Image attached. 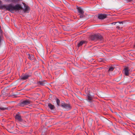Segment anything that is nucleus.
I'll return each mask as SVG.
<instances>
[{"mask_svg": "<svg viewBox=\"0 0 135 135\" xmlns=\"http://www.w3.org/2000/svg\"><path fill=\"white\" fill-rule=\"evenodd\" d=\"M23 4L25 8L24 9H23V10H24L25 12H26L28 11V7L27 6H26V5L25 3H24Z\"/></svg>", "mask_w": 135, "mask_h": 135, "instance_id": "15", "label": "nucleus"}, {"mask_svg": "<svg viewBox=\"0 0 135 135\" xmlns=\"http://www.w3.org/2000/svg\"><path fill=\"white\" fill-rule=\"evenodd\" d=\"M46 81H39L37 83L38 84L44 86V85L46 84Z\"/></svg>", "mask_w": 135, "mask_h": 135, "instance_id": "11", "label": "nucleus"}, {"mask_svg": "<svg viewBox=\"0 0 135 135\" xmlns=\"http://www.w3.org/2000/svg\"><path fill=\"white\" fill-rule=\"evenodd\" d=\"M31 74H27L23 76L21 78V79L23 80H26L29 77L31 76Z\"/></svg>", "mask_w": 135, "mask_h": 135, "instance_id": "6", "label": "nucleus"}, {"mask_svg": "<svg viewBox=\"0 0 135 135\" xmlns=\"http://www.w3.org/2000/svg\"><path fill=\"white\" fill-rule=\"evenodd\" d=\"M6 108L3 107H0V110H3L6 109Z\"/></svg>", "mask_w": 135, "mask_h": 135, "instance_id": "20", "label": "nucleus"}, {"mask_svg": "<svg viewBox=\"0 0 135 135\" xmlns=\"http://www.w3.org/2000/svg\"><path fill=\"white\" fill-rule=\"evenodd\" d=\"M107 16L106 14L104 13H100L98 15V19L100 20H103L106 18Z\"/></svg>", "mask_w": 135, "mask_h": 135, "instance_id": "4", "label": "nucleus"}, {"mask_svg": "<svg viewBox=\"0 0 135 135\" xmlns=\"http://www.w3.org/2000/svg\"><path fill=\"white\" fill-rule=\"evenodd\" d=\"M16 119L20 122L22 123L24 121H23L21 116L19 114H16Z\"/></svg>", "mask_w": 135, "mask_h": 135, "instance_id": "7", "label": "nucleus"}, {"mask_svg": "<svg viewBox=\"0 0 135 135\" xmlns=\"http://www.w3.org/2000/svg\"><path fill=\"white\" fill-rule=\"evenodd\" d=\"M60 106L64 108L68 109H70V106L69 104H66L65 103H62L61 104Z\"/></svg>", "mask_w": 135, "mask_h": 135, "instance_id": "5", "label": "nucleus"}, {"mask_svg": "<svg viewBox=\"0 0 135 135\" xmlns=\"http://www.w3.org/2000/svg\"><path fill=\"white\" fill-rule=\"evenodd\" d=\"M134 48H135V44L134 46Z\"/></svg>", "mask_w": 135, "mask_h": 135, "instance_id": "28", "label": "nucleus"}, {"mask_svg": "<svg viewBox=\"0 0 135 135\" xmlns=\"http://www.w3.org/2000/svg\"><path fill=\"white\" fill-rule=\"evenodd\" d=\"M87 98L88 100H89V102H90L92 99V98L91 97V96L89 95L88 94L87 95Z\"/></svg>", "mask_w": 135, "mask_h": 135, "instance_id": "16", "label": "nucleus"}, {"mask_svg": "<svg viewBox=\"0 0 135 135\" xmlns=\"http://www.w3.org/2000/svg\"><path fill=\"white\" fill-rule=\"evenodd\" d=\"M86 41L84 40H82L80 41L77 45V46L79 47H81L83 44H86Z\"/></svg>", "mask_w": 135, "mask_h": 135, "instance_id": "8", "label": "nucleus"}, {"mask_svg": "<svg viewBox=\"0 0 135 135\" xmlns=\"http://www.w3.org/2000/svg\"><path fill=\"white\" fill-rule=\"evenodd\" d=\"M31 102L29 100H25L21 101L18 104V105L20 107H23L25 105L29 104Z\"/></svg>", "mask_w": 135, "mask_h": 135, "instance_id": "3", "label": "nucleus"}, {"mask_svg": "<svg viewBox=\"0 0 135 135\" xmlns=\"http://www.w3.org/2000/svg\"><path fill=\"white\" fill-rule=\"evenodd\" d=\"M48 106L49 108L51 110L54 109L55 108V107L54 106V105H52L51 104L49 103L48 104Z\"/></svg>", "mask_w": 135, "mask_h": 135, "instance_id": "13", "label": "nucleus"}, {"mask_svg": "<svg viewBox=\"0 0 135 135\" xmlns=\"http://www.w3.org/2000/svg\"><path fill=\"white\" fill-rule=\"evenodd\" d=\"M78 12L79 13V15H83L84 11L83 9L80 7H78L77 8Z\"/></svg>", "mask_w": 135, "mask_h": 135, "instance_id": "9", "label": "nucleus"}, {"mask_svg": "<svg viewBox=\"0 0 135 135\" xmlns=\"http://www.w3.org/2000/svg\"><path fill=\"white\" fill-rule=\"evenodd\" d=\"M20 0H16V2H15V3H17L19 1H20Z\"/></svg>", "mask_w": 135, "mask_h": 135, "instance_id": "25", "label": "nucleus"}, {"mask_svg": "<svg viewBox=\"0 0 135 135\" xmlns=\"http://www.w3.org/2000/svg\"><path fill=\"white\" fill-rule=\"evenodd\" d=\"M9 132H11V133H12V132H9Z\"/></svg>", "mask_w": 135, "mask_h": 135, "instance_id": "29", "label": "nucleus"}, {"mask_svg": "<svg viewBox=\"0 0 135 135\" xmlns=\"http://www.w3.org/2000/svg\"><path fill=\"white\" fill-rule=\"evenodd\" d=\"M118 23H119V24H122L123 22H118Z\"/></svg>", "mask_w": 135, "mask_h": 135, "instance_id": "24", "label": "nucleus"}, {"mask_svg": "<svg viewBox=\"0 0 135 135\" xmlns=\"http://www.w3.org/2000/svg\"><path fill=\"white\" fill-rule=\"evenodd\" d=\"M124 74L126 76H128L129 75V70L128 68H126L124 69Z\"/></svg>", "mask_w": 135, "mask_h": 135, "instance_id": "12", "label": "nucleus"}, {"mask_svg": "<svg viewBox=\"0 0 135 135\" xmlns=\"http://www.w3.org/2000/svg\"><path fill=\"white\" fill-rule=\"evenodd\" d=\"M4 1L6 2H12L14 3L16 2V0H4Z\"/></svg>", "mask_w": 135, "mask_h": 135, "instance_id": "17", "label": "nucleus"}, {"mask_svg": "<svg viewBox=\"0 0 135 135\" xmlns=\"http://www.w3.org/2000/svg\"><path fill=\"white\" fill-rule=\"evenodd\" d=\"M132 1V0H126L127 3L129 2Z\"/></svg>", "mask_w": 135, "mask_h": 135, "instance_id": "21", "label": "nucleus"}, {"mask_svg": "<svg viewBox=\"0 0 135 135\" xmlns=\"http://www.w3.org/2000/svg\"><path fill=\"white\" fill-rule=\"evenodd\" d=\"M114 68L113 67H110L108 70L109 71H112L114 70Z\"/></svg>", "mask_w": 135, "mask_h": 135, "instance_id": "19", "label": "nucleus"}, {"mask_svg": "<svg viewBox=\"0 0 135 135\" xmlns=\"http://www.w3.org/2000/svg\"><path fill=\"white\" fill-rule=\"evenodd\" d=\"M4 8L6 10L12 12L14 11H18L22 9L21 6L18 4L13 6L12 4H10L8 5H3L0 6V9H3Z\"/></svg>", "mask_w": 135, "mask_h": 135, "instance_id": "1", "label": "nucleus"}, {"mask_svg": "<svg viewBox=\"0 0 135 135\" xmlns=\"http://www.w3.org/2000/svg\"><path fill=\"white\" fill-rule=\"evenodd\" d=\"M28 57L31 60H33L34 59V56L32 55H30V54H28L27 55Z\"/></svg>", "mask_w": 135, "mask_h": 135, "instance_id": "10", "label": "nucleus"}, {"mask_svg": "<svg viewBox=\"0 0 135 135\" xmlns=\"http://www.w3.org/2000/svg\"><path fill=\"white\" fill-rule=\"evenodd\" d=\"M80 18H82L83 17V15H80Z\"/></svg>", "mask_w": 135, "mask_h": 135, "instance_id": "22", "label": "nucleus"}, {"mask_svg": "<svg viewBox=\"0 0 135 135\" xmlns=\"http://www.w3.org/2000/svg\"><path fill=\"white\" fill-rule=\"evenodd\" d=\"M117 28H119V26H117Z\"/></svg>", "mask_w": 135, "mask_h": 135, "instance_id": "27", "label": "nucleus"}, {"mask_svg": "<svg viewBox=\"0 0 135 135\" xmlns=\"http://www.w3.org/2000/svg\"><path fill=\"white\" fill-rule=\"evenodd\" d=\"M90 38L91 40L95 41L97 40L101 41L103 38L102 36L99 34L92 35L90 36Z\"/></svg>", "mask_w": 135, "mask_h": 135, "instance_id": "2", "label": "nucleus"}, {"mask_svg": "<svg viewBox=\"0 0 135 135\" xmlns=\"http://www.w3.org/2000/svg\"><path fill=\"white\" fill-rule=\"evenodd\" d=\"M134 135H135V134H134Z\"/></svg>", "mask_w": 135, "mask_h": 135, "instance_id": "30", "label": "nucleus"}, {"mask_svg": "<svg viewBox=\"0 0 135 135\" xmlns=\"http://www.w3.org/2000/svg\"><path fill=\"white\" fill-rule=\"evenodd\" d=\"M27 126L26 125H23V126H22L23 127H26V126Z\"/></svg>", "mask_w": 135, "mask_h": 135, "instance_id": "26", "label": "nucleus"}, {"mask_svg": "<svg viewBox=\"0 0 135 135\" xmlns=\"http://www.w3.org/2000/svg\"><path fill=\"white\" fill-rule=\"evenodd\" d=\"M118 23V22H113V23H112V24L115 25L116 24V23Z\"/></svg>", "mask_w": 135, "mask_h": 135, "instance_id": "23", "label": "nucleus"}, {"mask_svg": "<svg viewBox=\"0 0 135 135\" xmlns=\"http://www.w3.org/2000/svg\"><path fill=\"white\" fill-rule=\"evenodd\" d=\"M56 102L57 104V105L59 107L60 106V101L58 98H56Z\"/></svg>", "mask_w": 135, "mask_h": 135, "instance_id": "18", "label": "nucleus"}, {"mask_svg": "<svg viewBox=\"0 0 135 135\" xmlns=\"http://www.w3.org/2000/svg\"><path fill=\"white\" fill-rule=\"evenodd\" d=\"M50 32L51 33H53L54 34H56L57 32V30L56 29H54L51 28L50 30Z\"/></svg>", "mask_w": 135, "mask_h": 135, "instance_id": "14", "label": "nucleus"}]
</instances>
